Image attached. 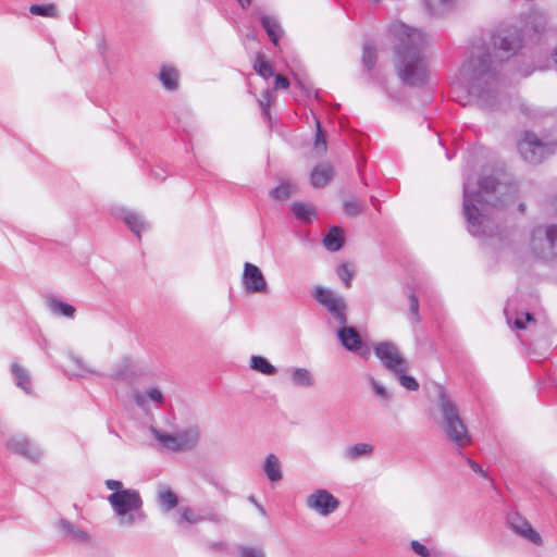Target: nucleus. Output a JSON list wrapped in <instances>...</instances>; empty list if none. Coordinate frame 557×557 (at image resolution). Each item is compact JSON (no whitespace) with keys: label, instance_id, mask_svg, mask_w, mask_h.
Returning <instances> with one entry per match:
<instances>
[{"label":"nucleus","instance_id":"nucleus-54","mask_svg":"<svg viewBox=\"0 0 557 557\" xmlns=\"http://www.w3.org/2000/svg\"><path fill=\"white\" fill-rule=\"evenodd\" d=\"M506 314H507V321H508V323H509V324H511V322H512L511 317H509V314H508L507 312H506Z\"/></svg>","mask_w":557,"mask_h":557},{"label":"nucleus","instance_id":"nucleus-46","mask_svg":"<svg viewBox=\"0 0 557 557\" xmlns=\"http://www.w3.org/2000/svg\"><path fill=\"white\" fill-rule=\"evenodd\" d=\"M399 374V383L403 387L409 391H417L419 388V383L413 376L406 375L405 373Z\"/></svg>","mask_w":557,"mask_h":557},{"label":"nucleus","instance_id":"nucleus-39","mask_svg":"<svg viewBox=\"0 0 557 557\" xmlns=\"http://www.w3.org/2000/svg\"><path fill=\"white\" fill-rule=\"evenodd\" d=\"M29 12L34 15L46 17H54L58 15V10L54 4H34L29 8Z\"/></svg>","mask_w":557,"mask_h":557},{"label":"nucleus","instance_id":"nucleus-26","mask_svg":"<svg viewBox=\"0 0 557 557\" xmlns=\"http://www.w3.org/2000/svg\"><path fill=\"white\" fill-rule=\"evenodd\" d=\"M249 367L251 370L268 376H272L277 373L276 367H274L267 358L258 355L250 357Z\"/></svg>","mask_w":557,"mask_h":557},{"label":"nucleus","instance_id":"nucleus-34","mask_svg":"<svg viewBox=\"0 0 557 557\" xmlns=\"http://www.w3.org/2000/svg\"><path fill=\"white\" fill-rule=\"evenodd\" d=\"M495 46H497L505 53L509 54L515 52L520 47V39L515 34H508L503 37L495 39Z\"/></svg>","mask_w":557,"mask_h":557},{"label":"nucleus","instance_id":"nucleus-31","mask_svg":"<svg viewBox=\"0 0 557 557\" xmlns=\"http://www.w3.org/2000/svg\"><path fill=\"white\" fill-rule=\"evenodd\" d=\"M292 212L302 222H310L315 216V209L310 203L294 202L292 205Z\"/></svg>","mask_w":557,"mask_h":557},{"label":"nucleus","instance_id":"nucleus-6","mask_svg":"<svg viewBox=\"0 0 557 557\" xmlns=\"http://www.w3.org/2000/svg\"><path fill=\"white\" fill-rule=\"evenodd\" d=\"M151 432L158 443L170 451H186L194 449L200 440V429L197 425H190L174 433L157 429H152Z\"/></svg>","mask_w":557,"mask_h":557},{"label":"nucleus","instance_id":"nucleus-28","mask_svg":"<svg viewBox=\"0 0 557 557\" xmlns=\"http://www.w3.org/2000/svg\"><path fill=\"white\" fill-rule=\"evenodd\" d=\"M260 22H261L263 28L265 29L269 38L271 39V41L274 45H277V41L282 35V28H281L278 22L276 21V18L273 16H270V15H262L260 18Z\"/></svg>","mask_w":557,"mask_h":557},{"label":"nucleus","instance_id":"nucleus-37","mask_svg":"<svg viewBox=\"0 0 557 557\" xmlns=\"http://www.w3.org/2000/svg\"><path fill=\"white\" fill-rule=\"evenodd\" d=\"M377 52H379V48H377V46L374 42L367 41L363 45L362 60H363L364 66L369 71H371L374 67V65H375L376 58H377Z\"/></svg>","mask_w":557,"mask_h":557},{"label":"nucleus","instance_id":"nucleus-20","mask_svg":"<svg viewBox=\"0 0 557 557\" xmlns=\"http://www.w3.org/2000/svg\"><path fill=\"white\" fill-rule=\"evenodd\" d=\"M262 470L271 482H278L283 478L282 463L274 454H269L263 461Z\"/></svg>","mask_w":557,"mask_h":557},{"label":"nucleus","instance_id":"nucleus-49","mask_svg":"<svg viewBox=\"0 0 557 557\" xmlns=\"http://www.w3.org/2000/svg\"><path fill=\"white\" fill-rule=\"evenodd\" d=\"M409 305H410V311L413 315V320L416 322L419 321V301H418V298L414 296V295H410L409 296Z\"/></svg>","mask_w":557,"mask_h":557},{"label":"nucleus","instance_id":"nucleus-4","mask_svg":"<svg viewBox=\"0 0 557 557\" xmlns=\"http://www.w3.org/2000/svg\"><path fill=\"white\" fill-rule=\"evenodd\" d=\"M106 486L112 491L107 499L119 527L132 528L146 520L144 500L137 490L126 488L121 481L113 479L107 480Z\"/></svg>","mask_w":557,"mask_h":557},{"label":"nucleus","instance_id":"nucleus-30","mask_svg":"<svg viewBox=\"0 0 557 557\" xmlns=\"http://www.w3.org/2000/svg\"><path fill=\"white\" fill-rule=\"evenodd\" d=\"M137 375V370L135 363L128 359L124 358L121 360L120 367H117L113 371V376L116 379H121L123 381H128Z\"/></svg>","mask_w":557,"mask_h":557},{"label":"nucleus","instance_id":"nucleus-53","mask_svg":"<svg viewBox=\"0 0 557 557\" xmlns=\"http://www.w3.org/2000/svg\"><path fill=\"white\" fill-rule=\"evenodd\" d=\"M242 8H248L251 3V0H237Z\"/></svg>","mask_w":557,"mask_h":557},{"label":"nucleus","instance_id":"nucleus-23","mask_svg":"<svg viewBox=\"0 0 557 557\" xmlns=\"http://www.w3.org/2000/svg\"><path fill=\"white\" fill-rule=\"evenodd\" d=\"M66 370L70 374L82 377L96 373L82 358L74 355L69 356Z\"/></svg>","mask_w":557,"mask_h":557},{"label":"nucleus","instance_id":"nucleus-13","mask_svg":"<svg viewBox=\"0 0 557 557\" xmlns=\"http://www.w3.org/2000/svg\"><path fill=\"white\" fill-rule=\"evenodd\" d=\"M10 451L21 455L32 462H38L44 457L42 448L24 435H14L7 442Z\"/></svg>","mask_w":557,"mask_h":557},{"label":"nucleus","instance_id":"nucleus-9","mask_svg":"<svg viewBox=\"0 0 557 557\" xmlns=\"http://www.w3.org/2000/svg\"><path fill=\"white\" fill-rule=\"evenodd\" d=\"M373 351L376 358L391 372L405 373L408 362L393 342H380L374 344Z\"/></svg>","mask_w":557,"mask_h":557},{"label":"nucleus","instance_id":"nucleus-41","mask_svg":"<svg viewBox=\"0 0 557 557\" xmlns=\"http://www.w3.org/2000/svg\"><path fill=\"white\" fill-rule=\"evenodd\" d=\"M336 274L347 288L351 286L354 271L347 263H342L336 269Z\"/></svg>","mask_w":557,"mask_h":557},{"label":"nucleus","instance_id":"nucleus-42","mask_svg":"<svg viewBox=\"0 0 557 557\" xmlns=\"http://www.w3.org/2000/svg\"><path fill=\"white\" fill-rule=\"evenodd\" d=\"M410 547L420 557H438V554L417 540L410 542Z\"/></svg>","mask_w":557,"mask_h":557},{"label":"nucleus","instance_id":"nucleus-48","mask_svg":"<svg viewBox=\"0 0 557 557\" xmlns=\"http://www.w3.org/2000/svg\"><path fill=\"white\" fill-rule=\"evenodd\" d=\"M344 209L349 215H357L362 210L361 205L355 199L345 201Z\"/></svg>","mask_w":557,"mask_h":557},{"label":"nucleus","instance_id":"nucleus-51","mask_svg":"<svg viewBox=\"0 0 557 557\" xmlns=\"http://www.w3.org/2000/svg\"><path fill=\"white\" fill-rule=\"evenodd\" d=\"M288 86H289V81L285 76L280 75V74H277L275 76V81H274L275 89H286V88H288Z\"/></svg>","mask_w":557,"mask_h":557},{"label":"nucleus","instance_id":"nucleus-1","mask_svg":"<svg viewBox=\"0 0 557 557\" xmlns=\"http://www.w3.org/2000/svg\"><path fill=\"white\" fill-rule=\"evenodd\" d=\"M389 34L396 40L395 66L401 82L407 85L423 82L426 66L422 50L426 44V36L401 22L393 23L389 26Z\"/></svg>","mask_w":557,"mask_h":557},{"label":"nucleus","instance_id":"nucleus-3","mask_svg":"<svg viewBox=\"0 0 557 557\" xmlns=\"http://www.w3.org/2000/svg\"><path fill=\"white\" fill-rule=\"evenodd\" d=\"M460 75L462 87L469 96L481 104L488 106L497 81L496 67L492 65L490 54H473L462 65Z\"/></svg>","mask_w":557,"mask_h":557},{"label":"nucleus","instance_id":"nucleus-25","mask_svg":"<svg viewBox=\"0 0 557 557\" xmlns=\"http://www.w3.org/2000/svg\"><path fill=\"white\" fill-rule=\"evenodd\" d=\"M333 177V169L329 164L314 168L311 172V184L315 188L325 186Z\"/></svg>","mask_w":557,"mask_h":557},{"label":"nucleus","instance_id":"nucleus-52","mask_svg":"<svg viewBox=\"0 0 557 557\" xmlns=\"http://www.w3.org/2000/svg\"><path fill=\"white\" fill-rule=\"evenodd\" d=\"M469 465H470L471 469H472L474 472H476V473H479V474H481V475H483V476H485V475H486V474H485V472H484V470H483V469H482L478 463H475V462H473V461L469 460Z\"/></svg>","mask_w":557,"mask_h":557},{"label":"nucleus","instance_id":"nucleus-35","mask_svg":"<svg viewBox=\"0 0 557 557\" xmlns=\"http://www.w3.org/2000/svg\"><path fill=\"white\" fill-rule=\"evenodd\" d=\"M296 193V186L289 181H283L276 188L272 189L270 195L272 198L285 201Z\"/></svg>","mask_w":557,"mask_h":557},{"label":"nucleus","instance_id":"nucleus-55","mask_svg":"<svg viewBox=\"0 0 557 557\" xmlns=\"http://www.w3.org/2000/svg\"><path fill=\"white\" fill-rule=\"evenodd\" d=\"M258 508H259V510H260L261 512H264V510H263V507H262V506L258 505Z\"/></svg>","mask_w":557,"mask_h":557},{"label":"nucleus","instance_id":"nucleus-24","mask_svg":"<svg viewBox=\"0 0 557 557\" xmlns=\"http://www.w3.org/2000/svg\"><path fill=\"white\" fill-rule=\"evenodd\" d=\"M132 397L134 403L141 408L147 406L148 400L156 404H162L164 401L163 393L158 387H151L147 389L145 394L134 392Z\"/></svg>","mask_w":557,"mask_h":557},{"label":"nucleus","instance_id":"nucleus-16","mask_svg":"<svg viewBox=\"0 0 557 557\" xmlns=\"http://www.w3.org/2000/svg\"><path fill=\"white\" fill-rule=\"evenodd\" d=\"M374 445L368 442H358L348 445L342 451V457L346 462H358L363 459H370L374 454Z\"/></svg>","mask_w":557,"mask_h":557},{"label":"nucleus","instance_id":"nucleus-11","mask_svg":"<svg viewBox=\"0 0 557 557\" xmlns=\"http://www.w3.org/2000/svg\"><path fill=\"white\" fill-rule=\"evenodd\" d=\"M306 507L320 517H329L339 507V500L325 488H315L306 496Z\"/></svg>","mask_w":557,"mask_h":557},{"label":"nucleus","instance_id":"nucleus-21","mask_svg":"<svg viewBox=\"0 0 557 557\" xmlns=\"http://www.w3.org/2000/svg\"><path fill=\"white\" fill-rule=\"evenodd\" d=\"M157 500L159 507L165 512L178 505L177 495L168 486H160L158 488Z\"/></svg>","mask_w":557,"mask_h":557},{"label":"nucleus","instance_id":"nucleus-19","mask_svg":"<svg viewBox=\"0 0 557 557\" xmlns=\"http://www.w3.org/2000/svg\"><path fill=\"white\" fill-rule=\"evenodd\" d=\"M11 371L18 388L23 389L26 394H33V385L29 371L17 362L11 363Z\"/></svg>","mask_w":557,"mask_h":557},{"label":"nucleus","instance_id":"nucleus-2","mask_svg":"<svg viewBox=\"0 0 557 557\" xmlns=\"http://www.w3.org/2000/svg\"><path fill=\"white\" fill-rule=\"evenodd\" d=\"M505 188L494 177H483L480 189L467 180L463 187V211L468 222L469 232L474 236L488 235L492 227L491 212L498 200L494 193Z\"/></svg>","mask_w":557,"mask_h":557},{"label":"nucleus","instance_id":"nucleus-7","mask_svg":"<svg viewBox=\"0 0 557 557\" xmlns=\"http://www.w3.org/2000/svg\"><path fill=\"white\" fill-rule=\"evenodd\" d=\"M312 297L329 311L338 324L346 323L347 305L342 295L331 288L317 286L312 290Z\"/></svg>","mask_w":557,"mask_h":557},{"label":"nucleus","instance_id":"nucleus-15","mask_svg":"<svg viewBox=\"0 0 557 557\" xmlns=\"http://www.w3.org/2000/svg\"><path fill=\"white\" fill-rule=\"evenodd\" d=\"M508 524L515 533L530 541L531 543L535 545H540L542 543L541 535L523 517L519 515H511L508 517Z\"/></svg>","mask_w":557,"mask_h":557},{"label":"nucleus","instance_id":"nucleus-36","mask_svg":"<svg viewBox=\"0 0 557 557\" xmlns=\"http://www.w3.org/2000/svg\"><path fill=\"white\" fill-rule=\"evenodd\" d=\"M253 70L264 79H268L274 75L273 66L265 60L264 55L260 52L256 54Z\"/></svg>","mask_w":557,"mask_h":557},{"label":"nucleus","instance_id":"nucleus-29","mask_svg":"<svg viewBox=\"0 0 557 557\" xmlns=\"http://www.w3.org/2000/svg\"><path fill=\"white\" fill-rule=\"evenodd\" d=\"M160 81L162 83V85L169 89V90H174L177 88L178 86V72L176 71V69L172 67V66H169V65H163L161 67V71H160Z\"/></svg>","mask_w":557,"mask_h":557},{"label":"nucleus","instance_id":"nucleus-45","mask_svg":"<svg viewBox=\"0 0 557 557\" xmlns=\"http://www.w3.org/2000/svg\"><path fill=\"white\" fill-rule=\"evenodd\" d=\"M239 557H267L263 549L252 546H242Z\"/></svg>","mask_w":557,"mask_h":557},{"label":"nucleus","instance_id":"nucleus-50","mask_svg":"<svg viewBox=\"0 0 557 557\" xmlns=\"http://www.w3.org/2000/svg\"><path fill=\"white\" fill-rule=\"evenodd\" d=\"M272 101V94L270 90H264L261 95L260 104L264 113L268 112V108L270 107Z\"/></svg>","mask_w":557,"mask_h":557},{"label":"nucleus","instance_id":"nucleus-33","mask_svg":"<svg viewBox=\"0 0 557 557\" xmlns=\"http://www.w3.org/2000/svg\"><path fill=\"white\" fill-rule=\"evenodd\" d=\"M546 24L547 17L544 13L531 12L525 20V30H533L534 33H540L544 30Z\"/></svg>","mask_w":557,"mask_h":557},{"label":"nucleus","instance_id":"nucleus-22","mask_svg":"<svg viewBox=\"0 0 557 557\" xmlns=\"http://www.w3.org/2000/svg\"><path fill=\"white\" fill-rule=\"evenodd\" d=\"M47 307L50 313L55 317H65L69 319H74L75 317V308L58 298H49L47 300Z\"/></svg>","mask_w":557,"mask_h":557},{"label":"nucleus","instance_id":"nucleus-43","mask_svg":"<svg viewBox=\"0 0 557 557\" xmlns=\"http://www.w3.org/2000/svg\"><path fill=\"white\" fill-rule=\"evenodd\" d=\"M534 323V319L529 312H517L513 319V326L518 330L527 329L528 324Z\"/></svg>","mask_w":557,"mask_h":557},{"label":"nucleus","instance_id":"nucleus-27","mask_svg":"<svg viewBox=\"0 0 557 557\" xmlns=\"http://www.w3.org/2000/svg\"><path fill=\"white\" fill-rule=\"evenodd\" d=\"M123 220L126 225L139 237L141 232L147 230V222L145 219L133 211H125L123 215Z\"/></svg>","mask_w":557,"mask_h":557},{"label":"nucleus","instance_id":"nucleus-14","mask_svg":"<svg viewBox=\"0 0 557 557\" xmlns=\"http://www.w3.org/2000/svg\"><path fill=\"white\" fill-rule=\"evenodd\" d=\"M57 531L67 541L77 544H87L91 541V535L81 529L78 525L72 523L66 519H59L55 522Z\"/></svg>","mask_w":557,"mask_h":557},{"label":"nucleus","instance_id":"nucleus-32","mask_svg":"<svg viewBox=\"0 0 557 557\" xmlns=\"http://www.w3.org/2000/svg\"><path fill=\"white\" fill-rule=\"evenodd\" d=\"M343 242V231L338 227H332L323 239L325 248L330 251H337L341 249Z\"/></svg>","mask_w":557,"mask_h":557},{"label":"nucleus","instance_id":"nucleus-38","mask_svg":"<svg viewBox=\"0 0 557 557\" xmlns=\"http://www.w3.org/2000/svg\"><path fill=\"white\" fill-rule=\"evenodd\" d=\"M203 520H206V518L197 513L193 508L182 507L180 509L178 517L176 518V523L182 524L183 522H188L195 524Z\"/></svg>","mask_w":557,"mask_h":557},{"label":"nucleus","instance_id":"nucleus-47","mask_svg":"<svg viewBox=\"0 0 557 557\" xmlns=\"http://www.w3.org/2000/svg\"><path fill=\"white\" fill-rule=\"evenodd\" d=\"M317 127H318V132H317L314 148L318 152L321 153L326 150V141H325L324 135L322 134L319 122H317Z\"/></svg>","mask_w":557,"mask_h":557},{"label":"nucleus","instance_id":"nucleus-12","mask_svg":"<svg viewBox=\"0 0 557 557\" xmlns=\"http://www.w3.org/2000/svg\"><path fill=\"white\" fill-rule=\"evenodd\" d=\"M242 285L247 294H268L269 285L259 267L245 262L242 273Z\"/></svg>","mask_w":557,"mask_h":557},{"label":"nucleus","instance_id":"nucleus-44","mask_svg":"<svg viewBox=\"0 0 557 557\" xmlns=\"http://www.w3.org/2000/svg\"><path fill=\"white\" fill-rule=\"evenodd\" d=\"M454 0H424L426 8L433 13L444 12Z\"/></svg>","mask_w":557,"mask_h":557},{"label":"nucleus","instance_id":"nucleus-8","mask_svg":"<svg viewBox=\"0 0 557 557\" xmlns=\"http://www.w3.org/2000/svg\"><path fill=\"white\" fill-rule=\"evenodd\" d=\"M531 247L541 258L557 257V226H539L532 232Z\"/></svg>","mask_w":557,"mask_h":557},{"label":"nucleus","instance_id":"nucleus-10","mask_svg":"<svg viewBox=\"0 0 557 557\" xmlns=\"http://www.w3.org/2000/svg\"><path fill=\"white\" fill-rule=\"evenodd\" d=\"M522 158L530 163H539L554 152L555 146L541 141L535 134L524 133L518 144Z\"/></svg>","mask_w":557,"mask_h":557},{"label":"nucleus","instance_id":"nucleus-17","mask_svg":"<svg viewBox=\"0 0 557 557\" xmlns=\"http://www.w3.org/2000/svg\"><path fill=\"white\" fill-rule=\"evenodd\" d=\"M288 373L290 383L296 387L310 388L315 384L314 375L306 368L293 367Z\"/></svg>","mask_w":557,"mask_h":557},{"label":"nucleus","instance_id":"nucleus-18","mask_svg":"<svg viewBox=\"0 0 557 557\" xmlns=\"http://www.w3.org/2000/svg\"><path fill=\"white\" fill-rule=\"evenodd\" d=\"M337 335L343 346L350 351H356L362 345L361 337L355 327L344 326L338 330Z\"/></svg>","mask_w":557,"mask_h":557},{"label":"nucleus","instance_id":"nucleus-40","mask_svg":"<svg viewBox=\"0 0 557 557\" xmlns=\"http://www.w3.org/2000/svg\"><path fill=\"white\" fill-rule=\"evenodd\" d=\"M369 383L372 386V389L374 394L380 397L382 400L388 401L391 399V393L389 391L377 380H375L373 376H369Z\"/></svg>","mask_w":557,"mask_h":557},{"label":"nucleus","instance_id":"nucleus-5","mask_svg":"<svg viewBox=\"0 0 557 557\" xmlns=\"http://www.w3.org/2000/svg\"><path fill=\"white\" fill-rule=\"evenodd\" d=\"M440 409L443 417V428L447 437L458 447H466L471 443V436L461 420L457 406L444 391L438 397Z\"/></svg>","mask_w":557,"mask_h":557}]
</instances>
